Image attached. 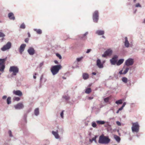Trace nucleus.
<instances>
[{"label":"nucleus","instance_id":"44","mask_svg":"<svg viewBox=\"0 0 145 145\" xmlns=\"http://www.w3.org/2000/svg\"><path fill=\"white\" fill-rule=\"evenodd\" d=\"M97 137V136L96 135L94 137H93L92 139V141H94L95 140V139H96V138Z\"/></svg>","mask_w":145,"mask_h":145},{"label":"nucleus","instance_id":"32","mask_svg":"<svg viewBox=\"0 0 145 145\" xmlns=\"http://www.w3.org/2000/svg\"><path fill=\"white\" fill-rule=\"evenodd\" d=\"M7 104L8 105L11 104V97H8L7 99Z\"/></svg>","mask_w":145,"mask_h":145},{"label":"nucleus","instance_id":"51","mask_svg":"<svg viewBox=\"0 0 145 145\" xmlns=\"http://www.w3.org/2000/svg\"><path fill=\"white\" fill-rule=\"evenodd\" d=\"M7 98V96L6 95H4L2 97V99H6Z\"/></svg>","mask_w":145,"mask_h":145},{"label":"nucleus","instance_id":"10","mask_svg":"<svg viewBox=\"0 0 145 145\" xmlns=\"http://www.w3.org/2000/svg\"><path fill=\"white\" fill-rule=\"evenodd\" d=\"M14 107L16 110H21L24 108V105L22 103H20L14 105Z\"/></svg>","mask_w":145,"mask_h":145},{"label":"nucleus","instance_id":"9","mask_svg":"<svg viewBox=\"0 0 145 145\" xmlns=\"http://www.w3.org/2000/svg\"><path fill=\"white\" fill-rule=\"evenodd\" d=\"M134 62L133 59L129 58L126 61L125 64L126 65L128 66L132 65L133 64Z\"/></svg>","mask_w":145,"mask_h":145},{"label":"nucleus","instance_id":"18","mask_svg":"<svg viewBox=\"0 0 145 145\" xmlns=\"http://www.w3.org/2000/svg\"><path fill=\"white\" fill-rule=\"evenodd\" d=\"M9 18L10 19L14 20L15 19L14 14L12 12H10L8 13V15Z\"/></svg>","mask_w":145,"mask_h":145},{"label":"nucleus","instance_id":"50","mask_svg":"<svg viewBox=\"0 0 145 145\" xmlns=\"http://www.w3.org/2000/svg\"><path fill=\"white\" fill-rule=\"evenodd\" d=\"M122 71H123V70H122L121 71H120L119 72V73L120 74H123V72H122Z\"/></svg>","mask_w":145,"mask_h":145},{"label":"nucleus","instance_id":"34","mask_svg":"<svg viewBox=\"0 0 145 145\" xmlns=\"http://www.w3.org/2000/svg\"><path fill=\"white\" fill-rule=\"evenodd\" d=\"M8 133L9 134V136L10 137H13V135L12 133V132L11 130H9L8 132Z\"/></svg>","mask_w":145,"mask_h":145},{"label":"nucleus","instance_id":"15","mask_svg":"<svg viewBox=\"0 0 145 145\" xmlns=\"http://www.w3.org/2000/svg\"><path fill=\"white\" fill-rule=\"evenodd\" d=\"M52 134L54 136L56 139H58L59 138L60 136L58 134V130H57L56 131H52Z\"/></svg>","mask_w":145,"mask_h":145},{"label":"nucleus","instance_id":"63","mask_svg":"<svg viewBox=\"0 0 145 145\" xmlns=\"http://www.w3.org/2000/svg\"><path fill=\"white\" fill-rule=\"evenodd\" d=\"M27 116V115H26V114H25V115H24V117H25V118H26Z\"/></svg>","mask_w":145,"mask_h":145},{"label":"nucleus","instance_id":"36","mask_svg":"<svg viewBox=\"0 0 145 145\" xmlns=\"http://www.w3.org/2000/svg\"><path fill=\"white\" fill-rule=\"evenodd\" d=\"M129 70V68L128 67L126 68L125 69V70L123 72V74H126L127 72H128Z\"/></svg>","mask_w":145,"mask_h":145},{"label":"nucleus","instance_id":"52","mask_svg":"<svg viewBox=\"0 0 145 145\" xmlns=\"http://www.w3.org/2000/svg\"><path fill=\"white\" fill-rule=\"evenodd\" d=\"M126 104V103L125 102L123 103V105L121 106L123 108V107L125 106Z\"/></svg>","mask_w":145,"mask_h":145},{"label":"nucleus","instance_id":"45","mask_svg":"<svg viewBox=\"0 0 145 145\" xmlns=\"http://www.w3.org/2000/svg\"><path fill=\"white\" fill-rule=\"evenodd\" d=\"M29 40V38H26L24 40L25 42L26 43H28Z\"/></svg>","mask_w":145,"mask_h":145},{"label":"nucleus","instance_id":"27","mask_svg":"<svg viewBox=\"0 0 145 145\" xmlns=\"http://www.w3.org/2000/svg\"><path fill=\"white\" fill-rule=\"evenodd\" d=\"M97 123L99 124L103 125L105 123V122L103 121L97 120L96 121Z\"/></svg>","mask_w":145,"mask_h":145},{"label":"nucleus","instance_id":"49","mask_svg":"<svg viewBox=\"0 0 145 145\" xmlns=\"http://www.w3.org/2000/svg\"><path fill=\"white\" fill-rule=\"evenodd\" d=\"M44 63L43 62H42L40 63L39 65V67H42Z\"/></svg>","mask_w":145,"mask_h":145},{"label":"nucleus","instance_id":"7","mask_svg":"<svg viewBox=\"0 0 145 145\" xmlns=\"http://www.w3.org/2000/svg\"><path fill=\"white\" fill-rule=\"evenodd\" d=\"M11 43L10 42H8L5 45H4L1 48V50L3 51H5L7 50H9L11 47Z\"/></svg>","mask_w":145,"mask_h":145},{"label":"nucleus","instance_id":"28","mask_svg":"<svg viewBox=\"0 0 145 145\" xmlns=\"http://www.w3.org/2000/svg\"><path fill=\"white\" fill-rule=\"evenodd\" d=\"M88 34V32H86L85 34H84L82 35V36H81L80 38L83 40L85 39V37Z\"/></svg>","mask_w":145,"mask_h":145},{"label":"nucleus","instance_id":"6","mask_svg":"<svg viewBox=\"0 0 145 145\" xmlns=\"http://www.w3.org/2000/svg\"><path fill=\"white\" fill-rule=\"evenodd\" d=\"M99 19V12L97 10H95L93 15V21L95 23H97Z\"/></svg>","mask_w":145,"mask_h":145},{"label":"nucleus","instance_id":"37","mask_svg":"<svg viewBox=\"0 0 145 145\" xmlns=\"http://www.w3.org/2000/svg\"><path fill=\"white\" fill-rule=\"evenodd\" d=\"M5 36V34L1 32V31H0V37H3Z\"/></svg>","mask_w":145,"mask_h":145},{"label":"nucleus","instance_id":"55","mask_svg":"<svg viewBox=\"0 0 145 145\" xmlns=\"http://www.w3.org/2000/svg\"><path fill=\"white\" fill-rule=\"evenodd\" d=\"M28 35V37H31V35L28 32L27 33Z\"/></svg>","mask_w":145,"mask_h":145},{"label":"nucleus","instance_id":"11","mask_svg":"<svg viewBox=\"0 0 145 145\" xmlns=\"http://www.w3.org/2000/svg\"><path fill=\"white\" fill-rule=\"evenodd\" d=\"M118 57V56L115 55L113 56L112 59L110 60V62L112 65H115V64L117 63V59Z\"/></svg>","mask_w":145,"mask_h":145},{"label":"nucleus","instance_id":"40","mask_svg":"<svg viewBox=\"0 0 145 145\" xmlns=\"http://www.w3.org/2000/svg\"><path fill=\"white\" fill-rule=\"evenodd\" d=\"M63 112H64V111L63 110L61 112V114H60V116L62 118H63V117H64Z\"/></svg>","mask_w":145,"mask_h":145},{"label":"nucleus","instance_id":"43","mask_svg":"<svg viewBox=\"0 0 145 145\" xmlns=\"http://www.w3.org/2000/svg\"><path fill=\"white\" fill-rule=\"evenodd\" d=\"M20 98L18 97H15L14 99V100L16 101H19L20 100Z\"/></svg>","mask_w":145,"mask_h":145},{"label":"nucleus","instance_id":"58","mask_svg":"<svg viewBox=\"0 0 145 145\" xmlns=\"http://www.w3.org/2000/svg\"><path fill=\"white\" fill-rule=\"evenodd\" d=\"M62 78H63V79H65H65H66V77H64V76H63V77H62Z\"/></svg>","mask_w":145,"mask_h":145},{"label":"nucleus","instance_id":"41","mask_svg":"<svg viewBox=\"0 0 145 145\" xmlns=\"http://www.w3.org/2000/svg\"><path fill=\"white\" fill-rule=\"evenodd\" d=\"M82 59V57H80L77 58L76 59V60L78 62H79Z\"/></svg>","mask_w":145,"mask_h":145},{"label":"nucleus","instance_id":"62","mask_svg":"<svg viewBox=\"0 0 145 145\" xmlns=\"http://www.w3.org/2000/svg\"><path fill=\"white\" fill-rule=\"evenodd\" d=\"M143 23L145 24V19H144V21H143Z\"/></svg>","mask_w":145,"mask_h":145},{"label":"nucleus","instance_id":"22","mask_svg":"<svg viewBox=\"0 0 145 145\" xmlns=\"http://www.w3.org/2000/svg\"><path fill=\"white\" fill-rule=\"evenodd\" d=\"M33 30L36 31L37 33L38 34H41L42 33V31L40 29H34Z\"/></svg>","mask_w":145,"mask_h":145},{"label":"nucleus","instance_id":"35","mask_svg":"<svg viewBox=\"0 0 145 145\" xmlns=\"http://www.w3.org/2000/svg\"><path fill=\"white\" fill-rule=\"evenodd\" d=\"M110 99V98L109 97H107L104 99V101L105 103H107Z\"/></svg>","mask_w":145,"mask_h":145},{"label":"nucleus","instance_id":"54","mask_svg":"<svg viewBox=\"0 0 145 145\" xmlns=\"http://www.w3.org/2000/svg\"><path fill=\"white\" fill-rule=\"evenodd\" d=\"M123 108L122 107V106H121L118 110L120 111L122 110Z\"/></svg>","mask_w":145,"mask_h":145},{"label":"nucleus","instance_id":"2","mask_svg":"<svg viewBox=\"0 0 145 145\" xmlns=\"http://www.w3.org/2000/svg\"><path fill=\"white\" fill-rule=\"evenodd\" d=\"M61 68V66L60 65H57L52 66L51 68V71L53 75L57 74Z\"/></svg>","mask_w":145,"mask_h":145},{"label":"nucleus","instance_id":"39","mask_svg":"<svg viewBox=\"0 0 145 145\" xmlns=\"http://www.w3.org/2000/svg\"><path fill=\"white\" fill-rule=\"evenodd\" d=\"M56 56L58 57L59 59H62V57L61 55L58 53H57L56 54Z\"/></svg>","mask_w":145,"mask_h":145},{"label":"nucleus","instance_id":"13","mask_svg":"<svg viewBox=\"0 0 145 145\" xmlns=\"http://www.w3.org/2000/svg\"><path fill=\"white\" fill-rule=\"evenodd\" d=\"M26 46V44H22L20 45V47L19 49V51L21 54H22L24 51Z\"/></svg>","mask_w":145,"mask_h":145},{"label":"nucleus","instance_id":"23","mask_svg":"<svg viewBox=\"0 0 145 145\" xmlns=\"http://www.w3.org/2000/svg\"><path fill=\"white\" fill-rule=\"evenodd\" d=\"M82 76L84 79L86 80L88 78L89 75L86 73H84L83 74Z\"/></svg>","mask_w":145,"mask_h":145},{"label":"nucleus","instance_id":"21","mask_svg":"<svg viewBox=\"0 0 145 145\" xmlns=\"http://www.w3.org/2000/svg\"><path fill=\"white\" fill-rule=\"evenodd\" d=\"M124 61L123 59H119L116 63V64L117 65H120L122 64Z\"/></svg>","mask_w":145,"mask_h":145},{"label":"nucleus","instance_id":"47","mask_svg":"<svg viewBox=\"0 0 145 145\" xmlns=\"http://www.w3.org/2000/svg\"><path fill=\"white\" fill-rule=\"evenodd\" d=\"M91 51V49H88L87 50L86 52V53L88 54Z\"/></svg>","mask_w":145,"mask_h":145},{"label":"nucleus","instance_id":"16","mask_svg":"<svg viewBox=\"0 0 145 145\" xmlns=\"http://www.w3.org/2000/svg\"><path fill=\"white\" fill-rule=\"evenodd\" d=\"M14 94L18 95L19 96H21L22 95V92L20 90H18L16 91L14 90L13 91Z\"/></svg>","mask_w":145,"mask_h":145},{"label":"nucleus","instance_id":"60","mask_svg":"<svg viewBox=\"0 0 145 145\" xmlns=\"http://www.w3.org/2000/svg\"><path fill=\"white\" fill-rule=\"evenodd\" d=\"M102 37L103 38H104V39H105V37L104 36H103V35L102 36Z\"/></svg>","mask_w":145,"mask_h":145},{"label":"nucleus","instance_id":"59","mask_svg":"<svg viewBox=\"0 0 145 145\" xmlns=\"http://www.w3.org/2000/svg\"><path fill=\"white\" fill-rule=\"evenodd\" d=\"M119 111H120L118 110L117 111V112H116V113L117 114H118V113H119Z\"/></svg>","mask_w":145,"mask_h":145},{"label":"nucleus","instance_id":"42","mask_svg":"<svg viewBox=\"0 0 145 145\" xmlns=\"http://www.w3.org/2000/svg\"><path fill=\"white\" fill-rule=\"evenodd\" d=\"M135 7H141V6L139 3H138L135 5Z\"/></svg>","mask_w":145,"mask_h":145},{"label":"nucleus","instance_id":"46","mask_svg":"<svg viewBox=\"0 0 145 145\" xmlns=\"http://www.w3.org/2000/svg\"><path fill=\"white\" fill-rule=\"evenodd\" d=\"M116 123L118 125V126H120L121 125V123L119 122V121H117L116 122Z\"/></svg>","mask_w":145,"mask_h":145},{"label":"nucleus","instance_id":"14","mask_svg":"<svg viewBox=\"0 0 145 145\" xmlns=\"http://www.w3.org/2000/svg\"><path fill=\"white\" fill-rule=\"evenodd\" d=\"M96 65L99 68H102L103 67V65L101 63V61L99 59H98L96 61Z\"/></svg>","mask_w":145,"mask_h":145},{"label":"nucleus","instance_id":"19","mask_svg":"<svg viewBox=\"0 0 145 145\" xmlns=\"http://www.w3.org/2000/svg\"><path fill=\"white\" fill-rule=\"evenodd\" d=\"M105 32L103 30H98L96 32V33L99 35H103L104 34Z\"/></svg>","mask_w":145,"mask_h":145},{"label":"nucleus","instance_id":"48","mask_svg":"<svg viewBox=\"0 0 145 145\" xmlns=\"http://www.w3.org/2000/svg\"><path fill=\"white\" fill-rule=\"evenodd\" d=\"M93 97H88V99L89 100H91L93 99Z\"/></svg>","mask_w":145,"mask_h":145},{"label":"nucleus","instance_id":"17","mask_svg":"<svg viewBox=\"0 0 145 145\" xmlns=\"http://www.w3.org/2000/svg\"><path fill=\"white\" fill-rule=\"evenodd\" d=\"M125 40L124 42V45L125 47L128 48L129 47V43L127 37H125Z\"/></svg>","mask_w":145,"mask_h":145},{"label":"nucleus","instance_id":"3","mask_svg":"<svg viewBox=\"0 0 145 145\" xmlns=\"http://www.w3.org/2000/svg\"><path fill=\"white\" fill-rule=\"evenodd\" d=\"M19 69L18 67L15 66L10 67L9 69L10 72H12V75L15 76L18 72Z\"/></svg>","mask_w":145,"mask_h":145},{"label":"nucleus","instance_id":"38","mask_svg":"<svg viewBox=\"0 0 145 145\" xmlns=\"http://www.w3.org/2000/svg\"><path fill=\"white\" fill-rule=\"evenodd\" d=\"M92 126L93 127H96L97 126L96 123L94 122H92Z\"/></svg>","mask_w":145,"mask_h":145},{"label":"nucleus","instance_id":"30","mask_svg":"<svg viewBox=\"0 0 145 145\" xmlns=\"http://www.w3.org/2000/svg\"><path fill=\"white\" fill-rule=\"evenodd\" d=\"M122 103L123 101L122 99H120L119 100L116 101L115 102V103L118 105L121 104H122Z\"/></svg>","mask_w":145,"mask_h":145},{"label":"nucleus","instance_id":"5","mask_svg":"<svg viewBox=\"0 0 145 145\" xmlns=\"http://www.w3.org/2000/svg\"><path fill=\"white\" fill-rule=\"evenodd\" d=\"M7 60V58L0 59V71L3 72L5 67V62Z\"/></svg>","mask_w":145,"mask_h":145},{"label":"nucleus","instance_id":"25","mask_svg":"<svg viewBox=\"0 0 145 145\" xmlns=\"http://www.w3.org/2000/svg\"><path fill=\"white\" fill-rule=\"evenodd\" d=\"M58 133H59L61 134H62L64 132V130L62 128H60L58 129Z\"/></svg>","mask_w":145,"mask_h":145},{"label":"nucleus","instance_id":"64","mask_svg":"<svg viewBox=\"0 0 145 145\" xmlns=\"http://www.w3.org/2000/svg\"><path fill=\"white\" fill-rule=\"evenodd\" d=\"M33 78H34V79H35L36 78V76H33Z\"/></svg>","mask_w":145,"mask_h":145},{"label":"nucleus","instance_id":"4","mask_svg":"<svg viewBox=\"0 0 145 145\" xmlns=\"http://www.w3.org/2000/svg\"><path fill=\"white\" fill-rule=\"evenodd\" d=\"M139 125L138 122L132 123L131 129L133 132L137 133L139 131Z\"/></svg>","mask_w":145,"mask_h":145},{"label":"nucleus","instance_id":"24","mask_svg":"<svg viewBox=\"0 0 145 145\" xmlns=\"http://www.w3.org/2000/svg\"><path fill=\"white\" fill-rule=\"evenodd\" d=\"M114 138L118 142H120L121 139L120 138L119 136L117 135H114Z\"/></svg>","mask_w":145,"mask_h":145},{"label":"nucleus","instance_id":"29","mask_svg":"<svg viewBox=\"0 0 145 145\" xmlns=\"http://www.w3.org/2000/svg\"><path fill=\"white\" fill-rule=\"evenodd\" d=\"M91 91V89L90 88H88L86 89L85 91V92L87 94H89Z\"/></svg>","mask_w":145,"mask_h":145},{"label":"nucleus","instance_id":"57","mask_svg":"<svg viewBox=\"0 0 145 145\" xmlns=\"http://www.w3.org/2000/svg\"><path fill=\"white\" fill-rule=\"evenodd\" d=\"M92 74L93 75H95L96 74V73L95 72H93L92 73Z\"/></svg>","mask_w":145,"mask_h":145},{"label":"nucleus","instance_id":"33","mask_svg":"<svg viewBox=\"0 0 145 145\" xmlns=\"http://www.w3.org/2000/svg\"><path fill=\"white\" fill-rule=\"evenodd\" d=\"M63 98L65 99V100L67 101L70 99V97L68 95H64L63 96Z\"/></svg>","mask_w":145,"mask_h":145},{"label":"nucleus","instance_id":"61","mask_svg":"<svg viewBox=\"0 0 145 145\" xmlns=\"http://www.w3.org/2000/svg\"><path fill=\"white\" fill-rule=\"evenodd\" d=\"M89 141L90 142H92L93 141H92V139H89Z\"/></svg>","mask_w":145,"mask_h":145},{"label":"nucleus","instance_id":"1","mask_svg":"<svg viewBox=\"0 0 145 145\" xmlns=\"http://www.w3.org/2000/svg\"><path fill=\"white\" fill-rule=\"evenodd\" d=\"M110 141V139L108 136H105L104 135H101L99 137L98 142L101 144H108Z\"/></svg>","mask_w":145,"mask_h":145},{"label":"nucleus","instance_id":"53","mask_svg":"<svg viewBox=\"0 0 145 145\" xmlns=\"http://www.w3.org/2000/svg\"><path fill=\"white\" fill-rule=\"evenodd\" d=\"M54 62L56 64H58L59 63L58 62L57 60H55Z\"/></svg>","mask_w":145,"mask_h":145},{"label":"nucleus","instance_id":"12","mask_svg":"<svg viewBox=\"0 0 145 145\" xmlns=\"http://www.w3.org/2000/svg\"><path fill=\"white\" fill-rule=\"evenodd\" d=\"M27 52L30 55H33L35 52L34 49L32 47H29L27 50Z\"/></svg>","mask_w":145,"mask_h":145},{"label":"nucleus","instance_id":"8","mask_svg":"<svg viewBox=\"0 0 145 145\" xmlns=\"http://www.w3.org/2000/svg\"><path fill=\"white\" fill-rule=\"evenodd\" d=\"M112 53V50L110 49H108L106 51L104 54L102 55L103 57H105L107 56H110L111 55Z\"/></svg>","mask_w":145,"mask_h":145},{"label":"nucleus","instance_id":"20","mask_svg":"<svg viewBox=\"0 0 145 145\" xmlns=\"http://www.w3.org/2000/svg\"><path fill=\"white\" fill-rule=\"evenodd\" d=\"M34 114L36 116H38L39 114V109L38 108H36L34 111Z\"/></svg>","mask_w":145,"mask_h":145},{"label":"nucleus","instance_id":"56","mask_svg":"<svg viewBox=\"0 0 145 145\" xmlns=\"http://www.w3.org/2000/svg\"><path fill=\"white\" fill-rule=\"evenodd\" d=\"M4 39H5V38H4V37H2V38L0 40L1 42H2Z\"/></svg>","mask_w":145,"mask_h":145},{"label":"nucleus","instance_id":"26","mask_svg":"<svg viewBox=\"0 0 145 145\" xmlns=\"http://www.w3.org/2000/svg\"><path fill=\"white\" fill-rule=\"evenodd\" d=\"M26 27L24 23H22L20 25V29H24Z\"/></svg>","mask_w":145,"mask_h":145},{"label":"nucleus","instance_id":"31","mask_svg":"<svg viewBox=\"0 0 145 145\" xmlns=\"http://www.w3.org/2000/svg\"><path fill=\"white\" fill-rule=\"evenodd\" d=\"M127 78L125 77H123L122 78V81L125 83H126L127 81Z\"/></svg>","mask_w":145,"mask_h":145}]
</instances>
